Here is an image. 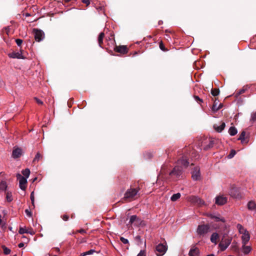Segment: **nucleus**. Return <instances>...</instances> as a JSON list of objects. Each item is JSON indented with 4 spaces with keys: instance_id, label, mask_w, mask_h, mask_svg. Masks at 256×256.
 Segmentation results:
<instances>
[{
    "instance_id": "1",
    "label": "nucleus",
    "mask_w": 256,
    "mask_h": 256,
    "mask_svg": "<svg viewBox=\"0 0 256 256\" xmlns=\"http://www.w3.org/2000/svg\"><path fill=\"white\" fill-rule=\"evenodd\" d=\"M232 240V238L226 234H224L222 239L219 244V247L221 251H224L230 246Z\"/></svg>"
},
{
    "instance_id": "2",
    "label": "nucleus",
    "mask_w": 256,
    "mask_h": 256,
    "mask_svg": "<svg viewBox=\"0 0 256 256\" xmlns=\"http://www.w3.org/2000/svg\"><path fill=\"white\" fill-rule=\"evenodd\" d=\"M139 190V188H130L126 192L124 198L128 202H130L134 200Z\"/></svg>"
},
{
    "instance_id": "3",
    "label": "nucleus",
    "mask_w": 256,
    "mask_h": 256,
    "mask_svg": "<svg viewBox=\"0 0 256 256\" xmlns=\"http://www.w3.org/2000/svg\"><path fill=\"white\" fill-rule=\"evenodd\" d=\"M215 142L213 138H206L202 142L201 146L204 150H208L213 147Z\"/></svg>"
},
{
    "instance_id": "4",
    "label": "nucleus",
    "mask_w": 256,
    "mask_h": 256,
    "mask_svg": "<svg viewBox=\"0 0 256 256\" xmlns=\"http://www.w3.org/2000/svg\"><path fill=\"white\" fill-rule=\"evenodd\" d=\"M33 33L34 36V39L36 42H40L44 38V33L41 30L38 28L33 29Z\"/></svg>"
},
{
    "instance_id": "5",
    "label": "nucleus",
    "mask_w": 256,
    "mask_h": 256,
    "mask_svg": "<svg viewBox=\"0 0 256 256\" xmlns=\"http://www.w3.org/2000/svg\"><path fill=\"white\" fill-rule=\"evenodd\" d=\"M228 194L232 198H238L240 197L239 188L236 187L234 185H232L230 186V188Z\"/></svg>"
},
{
    "instance_id": "6",
    "label": "nucleus",
    "mask_w": 256,
    "mask_h": 256,
    "mask_svg": "<svg viewBox=\"0 0 256 256\" xmlns=\"http://www.w3.org/2000/svg\"><path fill=\"white\" fill-rule=\"evenodd\" d=\"M167 246L162 244H158L156 248V254L158 256H162L166 252Z\"/></svg>"
},
{
    "instance_id": "7",
    "label": "nucleus",
    "mask_w": 256,
    "mask_h": 256,
    "mask_svg": "<svg viewBox=\"0 0 256 256\" xmlns=\"http://www.w3.org/2000/svg\"><path fill=\"white\" fill-rule=\"evenodd\" d=\"M16 176L17 179L19 180L20 188L22 190H25L27 184L26 178L22 176L20 174H17Z\"/></svg>"
},
{
    "instance_id": "8",
    "label": "nucleus",
    "mask_w": 256,
    "mask_h": 256,
    "mask_svg": "<svg viewBox=\"0 0 256 256\" xmlns=\"http://www.w3.org/2000/svg\"><path fill=\"white\" fill-rule=\"evenodd\" d=\"M182 174V168L181 166H175L173 170L170 172V176H174L176 178H179Z\"/></svg>"
},
{
    "instance_id": "9",
    "label": "nucleus",
    "mask_w": 256,
    "mask_h": 256,
    "mask_svg": "<svg viewBox=\"0 0 256 256\" xmlns=\"http://www.w3.org/2000/svg\"><path fill=\"white\" fill-rule=\"evenodd\" d=\"M210 228V227L208 224L199 225L197 229V232L200 235H204L208 232Z\"/></svg>"
},
{
    "instance_id": "10",
    "label": "nucleus",
    "mask_w": 256,
    "mask_h": 256,
    "mask_svg": "<svg viewBox=\"0 0 256 256\" xmlns=\"http://www.w3.org/2000/svg\"><path fill=\"white\" fill-rule=\"evenodd\" d=\"M114 51L122 54H124L128 52V49L126 46H116Z\"/></svg>"
},
{
    "instance_id": "11",
    "label": "nucleus",
    "mask_w": 256,
    "mask_h": 256,
    "mask_svg": "<svg viewBox=\"0 0 256 256\" xmlns=\"http://www.w3.org/2000/svg\"><path fill=\"white\" fill-rule=\"evenodd\" d=\"M188 200L192 204H197L200 206H202L204 204V202L202 200L199 198L194 196H189L188 198Z\"/></svg>"
},
{
    "instance_id": "12",
    "label": "nucleus",
    "mask_w": 256,
    "mask_h": 256,
    "mask_svg": "<svg viewBox=\"0 0 256 256\" xmlns=\"http://www.w3.org/2000/svg\"><path fill=\"white\" fill-rule=\"evenodd\" d=\"M192 178L194 180H198L200 179V168L199 167H195L192 172Z\"/></svg>"
},
{
    "instance_id": "13",
    "label": "nucleus",
    "mask_w": 256,
    "mask_h": 256,
    "mask_svg": "<svg viewBox=\"0 0 256 256\" xmlns=\"http://www.w3.org/2000/svg\"><path fill=\"white\" fill-rule=\"evenodd\" d=\"M188 154H184L178 160V164L184 166L186 168L188 167L189 164V162L188 160Z\"/></svg>"
},
{
    "instance_id": "14",
    "label": "nucleus",
    "mask_w": 256,
    "mask_h": 256,
    "mask_svg": "<svg viewBox=\"0 0 256 256\" xmlns=\"http://www.w3.org/2000/svg\"><path fill=\"white\" fill-rule=\"evenodd\" d=\"M227 202V198L223 196H218L216 198V204L218 205L222 206Z\"/></svg>"
},
{
    "instance_id": "15",
    "label": "nucleus",
    "mask_w": 256,
    "mask_h": 256,
    "mask_svg": "<svg viewBox=\"0 0 256 256\" xmlns=\"http://www.w3.org/2000/svg\"><path fill=\"white\" fill-rule=\"evenodd\" d=\"M226 124L224 122H221L219 126L217 124L214 125V128L218 132H220L224 128Z\"/></svg>"
},
{
    "instance_id": "16",
    "label": "nucleus",
    "mask_w": 256,
    "mask_h": 256,
    "mask_svg": "<svg viewBox=\"0 0 256 256\" xmlns=\"http://www.w3.org/2000/svg\"><path fill=\"white\" fill-rule=\"evenodd\" d=\"M250 236L248 231H244V232L242 236V243L244 244H246L249 241Z\"/></svg>"
},
{
    "instance_id": "17",
    "label": "nucleus",
    "mask_w": 256,
    "mask_h": 256,
    "mask_svg": "<svg viewBox=\"0 0 256 256\" xmlns=\"http://www.w3.org/2000/svg\"><path fill=\"white\" fill-rule=\"evenodd\" d=\"M8 56L12 58L24 59V57L20 52H12L8 54Z\"/></svg>"
},
{
    "instance_id": "18",
    "label": "nucleus",
    "mask_w": 256,
    "mask_h": 256,
    "mask_svg": "<svg viewBox=\"0 0 256 256\" xmlns=\"http://www.w3.org/2000/svg\"><path fill=\"white\" fill-rule=\"evenodd\" d=\"M200 250L198 248L193 247L190 250L188 255L189 256H198Z\"/></svg>"
},
{
    "instance_id": "19",
    "label": "nucleus",
    "mask_w": 256,
    "mask_h": 256,
    "mask_svg": "<svg viewBox=\"0 0 256 256\" xmlns=\"http://www.w3.org/2000/svg\"><path fill=\"white\" fill-rule=\"evenodd\" d=\"M22 155V150L20 148H16L13 150L12 156L14 158H18Z\"/></svg>"
},
{
    "instance_id": "20",
    "label": "nucleus",
    "mask_w": 256,
    "mask_h": 256,
    "mask_svg": "<svg viewBox=\"0 0 256 256\" xmlns=\"http://www.w3.org/2000/svg\"><path fill=\"white\" fill-rule=\"evenodd\" d=\"M219 238V235L217 232H214L210 237V241L212 243L214 244H216L218 243V240Z\"/></svg>"
},
{
    "instance_id": "21",
    "label": "nucleus",
    "mask_w": 256,
    "mask_h": 256,
    "mask_svg": "<svg viewBox=\"0 0 256 256\" xmlns=\"http://www.w3.org/2000/svg\"><path fill=\"white\" fill-rule=\"evenodd\" d=\"M248 208L251 210H256V203L253 200L249 202L248 204Z\"/></svg>"
},
{
    "instance_id": "22",
    "label": "nucleus",
    "mask_w": 256,
    "mask_h": 256,
    "mask_svg": "<svg viewBox=\"0 0 256 256\" xmlns=\"http://www.w3.org/2000/svg\"><path fill=\"white\" fill-rule=\"evenodd\" d=\"M246 244H242V250L244 254H248L251 251L252 248L250 246H246Z\"/></svg>"
},
{
    "instance_id": "23",
    "label": "nucleus",
    "mask_w": 256,
    "mask_h": 256,
    "mask_svg": "<svg viewBox=\"0 0 256 256\" xmlns=\"http://www.w3.org/2000/svg\"><path fill=\"white\" fill-rule=\"evenodd\" d=\"M140 221L136 215H133L130 218L129 224H132L136 222H137V224H138Z\"/></svg>"
},
{
    "instance_id": "24",
    "label": "nucleus",
    "mask_w": 256,
    "mask_h": 256,
    "mask_svg": "<svg viewBox=\"0 0 256 256\" xmlns=\"http://www.w3.org/2000/svg\"><path fill=\"white\" fill-rule=\"evenodd\" d=\"M104 36V34L103 32H102L100 34L98 37V42L100 46L102 48V45L103 44V39Z\"/></svg>"
},
{
    "instance_id": "25",
    "label": "nucleus",
    "mask_w": 256,
    "mask_h": 256,
    "mask_svg": "<svg viewBox=\"0 0 256 256\" xmlns=\"http://www.w3.org/2000/svg\"><path fill=\"white\" fill-rule=\"evenodd\" d=\"M238 132L236 128L234 126H231L228 130V133L230 136H234Z\"/></svg>"
},
{
    "instance_id": "26",
    "label": "nucleus",
    "mask_w": 256,
    "mask_h": 256,
    "mask_svg": "<svg viewBox=\"0 0 256 256\" xmlns=\"http://www.w3.org/2000/svg\"><path fill=\"white\" fill-rule=\"evenodd\" d=\"M7 188L6 182L4 180L0 182V190L6 191Z\"/></svg>"
},
{
    "instance_id": "27",
    "label": "nucleus",
    "mask_w": 256,
    "mask_h": 256,
    "mask_svg": "<svg viewBox=\"0 0 256 256\" xmlns=\"http://www.w3.org/2000/svg\"><path fill=\"white\" fill-rule=\"evenodd\" d=\"M180 194L178 192L175 194H174L170 198V200L172 202H175L180 197Z\"/></svg>"
},
{
    "instance_id": "28",
    "label": "nucleus",
    "mask_w": 256,
    "mask_h": 256,
    "mask_svg": "<svg viewBox=\"0 0 256 256\" xmlns=\"http://www.w3.org/2000/svg\"><path fill=\"white\" fill-rule=\"evenodd\" d=\"M42 156L40 152H38L33 160V162L35 163L36 162H38L40 160H42Z\"/></svg>"
},
{
    "instance_id": "29",
    "label": "nucleus",
    "mask_w": 256,
    "mask_h": 256,
    "mask_svg": "<svg viewBox=\"0 0 256 256\" xmlns=\"http://www.w3.org/2000/svg\"><path fill=\"white\" fill-rule=\"evenodd\" d=\"M6 199L8 202H11L12 200V194L11 192H6Z\"/></svg>"
},
{
    "instance_id": "30",
    "label": "nucleus",
    "mask_w": 256,
    "mask_h": 256,
    "mask_svg": "<svg viewBox=\"0 0 256 256\" xmlns=\"http://www.w3.org/2000/svg\"><path fill=\"white\" fill-rule=\"evenodd\" d=\"M211 94L214 96H218L220 94V90L218 88L212 89Z\"/></svg>"
},
{
    "instance_id": "31",
    "label": "nucleus",
    "mask_w": 256,
    "mask_h": 256,
    "mask_svg": "<svg viewBox=\"0 0 256 256\" xmlns=\"http://www.w3.org/2000/svg\"><path fill=\"white\" fill-rule=\"evenodd\" d=\"M22 174L25 176L24 178H28L30 174V170L28 168H26L22 171Z\"/></svg>"
},
{
    "instance_id": "32",
    "label": "nucleus",
    "mask_w": 256,
    "mask_h": 256,
    "mask_svg": "<svg viewBox=\"0 0 256 256\" xmlns=\"http://www.w3.org/2000/svg\"><path fill=\"white\" fill-rule=\"evenodd\" d=\"M245 136L246 132L244 130L241 132L239 138H238V140H240L242 142H243L245 140Z\"/></svg>"
},
{
    "instance_id": "33",
    "label": "nucleus",
    "mask_w": 256,
    "mask_h": 256,
    "mask_svg": "<svg viewBox=\"0 0 256 256\" xmlns=\"http://www.w3.org/2000/svg\"><path fill=\"white\" fill-rule=\"evenodd\" d=\"M95 252L94 250H90L88 251L82 252L80 254V256H86L88 254H92Z\"/></svg>"
},
{
    "instance_id": "34",
    "label": "nucleus",
    "mask_w": 256,
    "mask_h": 256,
    "mask_svg": "<svg viewBox=\"0 0 256 256\" xmlns=\"http://www.w3.org/2000/svg\"><path fill=\"white\" fill-rule=\"evenodd\" d=\"M218 103L214 101V104L212 106V110L214 112H216L220 109V106H217Z\"/></svg>"
},
{
    "instance_id": "35",
    "label": "nucleus",
    "mask_w": 256,
    "mask_h": 256,
    "mask_svg": "<svg viewBox=\"0 0 256 256\" xmlns=\"http://www.w3.org/2000/svg\"><path fill=\"white\" fill-rule=\"evenodd\" d=\"M213 220H214V221L216 222L221 221L224 222H225L224 219V218H221L219 216H214V218Z\"/></svg>"
},
{
    "instance_id": "36",
    "label": "nucleus",
    "mask_w": 256,
    "mask_h": 256,
    "mask_svg": "<svg viewBox=\"0 0 256 256\" xmlns=\"http://www.w3.org/2000/svg\"><path fill=\"white\" fill-rule=\"evenodd\" d=\"M250 122H256V112H254L251 114Z\"/></svg>"
},
{
    "instance_id": "37",
    "label": "nucleus",
    "mask_w": 256,
    "mask_h": 256,
    "mask_svg": "<svg viewBox=\"0 0 256 256\" xmlns=\"http://www.w3.org/2000/svg\"><path fill=\"white\" fill-rule=\"evenodd\" d=\"M2 248H3V250H4V253L5 254H10V250L8 248H6V246H2Z\"/></svg>"
},
{
    "instance_id": "38",
    "label": "nucleus",
    "mask_w": 256,
    "mask_h": 256,
    "mask_svg": "<svg viewBox=\"0 0 256 256\" xmlns=\"http://www.w3.org/2000/svg\"><path fill=\"white\" fill-rule=\"evenodd\" d=\"M159 46H160V50H162V51L166 52L168 50L165 48V46H164V43L162 41L160 42Z\"/></svg>"
},
{
    "instance_id": "39",
    "label": "nucleus",
    "mask_w": 256,
    "mask_h": 256,
    "mask_svg": "<svg viewBox=\"0 0 256 256\" xmlns=\"http://www.w3.org/2000/svg\"><path fill=\"white\" fill-rule=\"evenodd\" d=\"M236 154V150H232L230 151V154L228 156V158H233L234 156Z\"/></svg>"
},
{
    "instance_id": "40",
    "label": "nucleus",
    "mask_w": 256,
    "mask_h": 256,
    "mask_svg": "<svg viewBox=\"0 0 256 256\" xmlns=\"http://www.w3.org/2000/svg\"><path fill=\"white\" fill-rule=\"evenodd\" d=\"M194 100L199 104H201L202 102H203V100L202 99H201L200 98H199V96H194Z\"/></svg>"
},
{
    "instance_id": "41",
    "label": "nucleus",
    "mask_w": 256,
    "mask_h": 256,
    "mask_svg": "<svg viewBox=\"0 0 256 256\" xmlns=\"http://www.w3.org/2000/svg\"><path fill=\"white\" fill-rule=\"evenodd\" d=\"M30 200H31V201H32V206H34V192H32L30 194Z\"/></svg>"
},
{
    "instance_id": "42",
    "label": "nucleus",
    "mask_w": 256,
    "mask_h": 256,
    "mask_svg": "<svg viewBox=\"0 0 256 256\" xmlns=\"http://www.w3.org/2000/svg\"><path fill=\"white\" fill-rule=\"evenodd\" d=\"M120 240L124 244H129L128 240L124 238V237H120Z\"/></svg>"
},
{
    "instance_id": "43",
    "label": "nucleus",
    "mask_w": 256,
    "mask_h": 256,
    "mask_svg": "<svg viewBox=\"0 0 256 256\" xmlns=\"http://www.w3.org/2000/svg\"><path fill=\"white\" fill-rule=\"evenodd\" d=\"M246 91V90L244 88H242V90H240L236 94V97H238V96H239L240 95L244 93Z\"/></svg>"
},
{
    "instance_id": "44",
    "label": "nucleus",
    "mask_w": 256,
    "mask_h": 256,
    "mask_svg": "<svg viewBox=\"0 0 256 256\" xmlns=\"http://www.w3.org/2000/svg\"><path fill=\"white\" fill-rule=\"evenodd\" d=\"M16 43L17 45L18 46H20L22 45V40L21 39H16Z\"/></svg>"
},
{
    "instance_id": "45",
    "label": "nucleus",
    "mask_w": 256,
    "mask_h": 256,
    "mask_svg": "<svg viewBox=\"0 0 256 256\" xmlns=\"http://www.w3.org/2000/svg\"><path fill=\"white\" fill-rule=\"evenodd\" d=\"M18 232L20 234H24L26 233V230L23 228H20Z\"/></svg>"
},
{
    "instance_id": "46",
    "label": "nucleus",
    "mask_w": 256,
    "mask_h": 256,
    "mask_svg": "<svg viewBox=\"0 0 256 256\" xmlns=\"http://www.w3.org/2000/svg\"><path fill=\"white\" fill-rule=\"evenodd\" d=\"M240 226V229H239V230H240V232L241 233V234H243L244 232V231H247L244 228L242 227V226L241 225H238V226Z\"/></svg>"
},
{
    "instance_id": "47",
    "label": "nucleus",
    "mask_w": 256,
    "mask_h": 256,
    "mask_svg": "<svg viewBox=\"0 0 256 256\" xmlns=\"http://www.w3.org/2000/svg\"><path fill=\"white\" fill-rule=\"evenodd\" d=\"M137 256H146V252L144 250H141Z\"/></svg>"
},
{
    "instance_id": "48",
    "label": "nucleus",
    "mask_w": 256,
    "mask_h": 256,
    "mask_svg": "<svg viewBox=\"0 0 256 256\" xmlns=\"http://www.w3.org/2000/svg\"><path fill=\"white\" fill-rule=\"evenodd\" d=\"M61 217L62 218V220L64 221H68L69 219V216L66 214H64Z\"/></svg>"
},
{
    "instance_id": "49",
    "label": "nucleus",
    "mask_w": 256,
    "mask_h": 256,
    "mask_svg": "<svg viewBox=\"0 0 256 256\" xmlns=\"http://www.w3.org/2000/svg\"><path fill=\"white\" fill-rule=\"evenodd\" d=\"M26 233L30 234L33 235L34 234V232L32 228H30L28 230H26Z\"/></svg>"
},
{
    "instance_id": "50",
    "label": "nucleus",
    "mask_w": 256,
    "mask_h": 256,
    "mask_svg": "<svg viewBox=\"0 0 256 256\" xmlns=\"http://www.w3.org/2000/svg\"><path fill=\"white\" fill-rule=\"evenodd\" d=\"M25 212L28 216L30 217L32 216V212L28 209L25 210Z\"/></svg>"
},
{
    "instance_id": "51",
    "label": "nucleus",
    "mask_w": 256,
    "mask_h": 256,
    "mask_svg": "<svg viewBox=\"0 0 256 256\" xmlns=\"http://www.w3.org/2000/svg\"><path fill=\"white\" fill-rule=\"evenodd\" d=\"M34 100H36V102L39 104H43V102L39 100L38 98H34Z\"/></svg>"
},
{
    "instance_id": "52",
    "label": "nucleus",
    "mask_w": 256,
    "mask_h": 256,
    "mask_svg": "<svg viewBox=\"0 0 256 256\" xmlns=\"http://www.w3.org/2000/svg\"><path fill=\"white\" fill-rule=\"evenodd\" d=\"M82 2L86 4V6H88L90 4V0H82Z\"/></svg>"
},
{
    "instance_id": "53",
    "label": "nucleus",
    "mask_w": 256,
    "mask_h": 256,
    "mask_svg": "<svg viewBox=\"0 0 256 256\" xmlns=\"http://www.w3.org/2000/svg\"><path fill=\"white\" fill-rule=\"evenodd\" d=\"M206 216H207L208 217L210 218H212V219H214V216H215V215H214V214H206Z\"/></svg>"
},
{
    "instance_id": "54",
    "label": "nucleus",
    "mask_w": 256,
    "mask_h": 256,
    "mask_svg": "<svg viewBox=\"0 0 256 256\" xmlns=\"http://www.w3.org/2000/svg\"><path fill=\"white\" fill-rule=\"evenodd\" d=\"M77 232H80V234H84L86 233V230L84 229H80L77 231Z\"/></svg>"
},
{
    "instance_id": "55",
    "label": "nucleus",
    "mask_w": 256,
    "mask_h": 256,
    "mask_svg": "<svg viewBox=\"0 0 256 256\" xmlns=\"http://www.w3.org/2000/svg\"><path fill=\"white\" fill-rule=\"evenodd\" d=\"M136 240H137L138 241L140 242H142V240H141L140 236H136Z\"/></svg>"
},
{
    "instance_id": "56",
    "label": "nucleus",
    "mask_w": 256,
    "mask_h": 256,
    "mask_svg": "<svg viewBox=\"0 0 256 256\" xmlns=\"http://www.w3.org/2000/svg\"><path fill=\"white\" fill-rule=\"evenodd\" d=\"M24 246V244L23 242H20L18 245V246L20 248H22Z\"/></svg>"
},
{
    "instance_id": "57",
    "label": "nucleus",
    "mask_w": 256,
    "mask_h": 256,
    "mask_svg": "<svg viewBox=\"0 0 256 256\" xmlns=\"http://www.w3.org/2000/svg\"><path fill=\"white\" fill-rule=\"evenodd\" d=\"M10 32V29L8 28H5V32H6V34L8 35V32Z\"/></svg>"
},
{
    "instance_id": "58",
    "label": "nucleus",
    "mask_w": 256,
    "mask_h": 256,
    "mask_svg": "<svg viewBox=\"0 0 256 256\" xmlns=\"http://www.w3.org/2000/svg\"><path fill=\"white\" fill-rule=\"evenodd\" d=\"M71 218H74V214H72L71 215Z\"/></svg>"
},
{
    "instance_id": "59",
    "label": "nucleus",
    "mask_w": 256,
    "mask_h": 256,
    "mask_svg": "<svg viewBox=\"0 0 256 256\" xmlns=\"http://www.w3.org/2000/svg\"><path fill=\"white\" fill-rule=\"evenodd\" d=\"M206 256H215L214 254H210L207 255Z\"/></svg>"
},
{
    "instance_id": "60",
    "label": "nucleus",
    "mask_w": 256,
    "mask_h": 256,
    "mask_svg": "<svg viewBox=\"0 0 256 256\" xmlns=\"http://www.w3.org/2000/svg\"><path fill=\"white\" fill-rule=\"evenodd\" d=\"M218 106H220V108H222V104H220V105Z\"/></svg>"
},
{
    "instance_id": "61",
    "label": "nucleus",
    "mask_w": 256,
    "mask_h": 256,
    "mask_svg": "<svg viewBox=\"0 0 256 256\" xmlns=\"http://www.w3.org/2000/svg\"><path fill=\"white\" fill-rule=\"evenodd\" d=\"M2 222V220L1 219V216L0 215V224H1Z\"/></svg>"
},
{
    "instance_id": "62",
    "label": "nucleus",
    "mask_w": 256,
    "mask_h": 256,
    "mask_svg": "<svg viewBox=\"0 0 256 256\" xmlns=\"http://www.w3.org/2000/svg\"><path fill=\"white\" fill-rule=\"evenodd\" d=\"M30 16V14H28V13H27V14H26V16Z\"/></svg>"
},
{
    "instance_id": "63",
    "label": "nucleus",
    "mask_w": 256,
    "mask_h": 256,
    "mask_svg": "<svg viewBox=\"0 0 256 256\" xmlns=\"http://www.w3.org/2000/svg\"><path fill=\"white\" fill-rule=\"evenodd\" d=\"M36 180V178H34V180H33V181L34 182V180Z\"/></svg>"
},
{
    "instance_id": "64",
    "label": "nucleus",
    "mask_w": 256,
    "mask_h": 256,
    "mask_svg": "<svg viewBox=\"0 0 256 256\" xmlns=\"http://www.w3.org/2000/svg\"><path fill=\"white\" fill-rule=\"evenodd\" d=\"M56 250H57L58 251H59V250H60L59 248H56Z\"/></svg>"
}]
</instances>
